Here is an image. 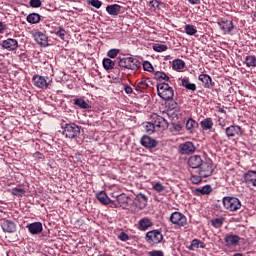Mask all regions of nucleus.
Here are the masks:
<instances>
[{
  "instance_id": "obj_1",
  "label": "nucleus",
  "mask_w": 256,
  "mask_h": 256,
  "mask_svg": "<svg viewBox=\"0 0 256 256\" xmlns=\"http://www.w3.org/2000/svg\"><path fill=\"white\" fill-rule=\"evenodd\" d=\"M118 67H120L121 71H137L141 67V62L133 57H119Z\"/></svg>"
},
{
  "instance_id": "obj_2",
  "label": "nucleus",
  "mask_w": 256,
  "mask_h": 256,
  "mask_svg": "<svg viewBox=\"0 0 256 256\" xmlns=\"http://www.w3.org/2000/svg\"><path fill=\"white\" fill-rule=\"evenodd\" d=\"M157 93L163 101H171L175 96L173 87H170L168 83L162 82L157 85Z\"/></svg>"
},
{
  "instance_id": "obj_3",
  "label": "nucleus",
  "mask_w": 256,
  "mask_h": 256,
  "mask_svg": "<svg viewBox=\"0 0 256 256\" xmlns=\"http://www.w3.org/2000/svg\"><path fill=\"white\" fill-rule=\"evenodd\" d=\"M62 129V135L67 139H75V137L81 135V126L75 123L65 124L64 127L62 126Z\"/></svg>"
},
{
  "instance_id": "obj_4",
  "label": "nucleus",
  "mask_w": 256,
  "mask_h": 256,
  "mask_svg": "<svg viewBox=\"0 0 256 256\" xmlns=\"http://www.w3.org/2000/svg\"><path fill=\"white\" fill-rule=\"evenodd\" d=\"M164 116H160L158 114L151 115V121L154 124V127L157 129H167L169 127V122L165 119V115L169 117L171 115V111L162 112Z\"/></svg>"
},
{
  "instance_id": "obj_5",
  "label": "nucleus",
  "mask_w": 256,
  "mask_h": 256,
  "mask_svg": "<svg viewBox=\"0 0 256 256\" xmlns=\"http://www.w3.org/2000/svg\"><path fill=\"white\" fill-rule=\"evenodd\" d=\"M223 206L227 211H239V209H241V200L235 197L226 196L223 198Z\"/></svg>"
},
{
  "instance_id": "obj_6",
  "label": "nucleus",
  "mask_w": 256,
  "mask_h": 256,
  "mask_svg": "<svg viewBox=\"0 0 256 256\" xmlns=\"http://www.w3.org/2000/svg\"><path fill=\"white\" fill-rule=\"evenodd\" d=\"M145 241L149 245H159L163 241V234L159 230H151L146 233Z\"/></svg>"
},
{
  "instance_id": "obj_7",
  "label": "nucleus",
  "mask_w": 256,
  "mask_h": 256,
  "mask_svg": "<svg viewBox=\"0 0 256 256\" xmlns=\"http://www.w3.org/2000/svg\"><path fill=\"white\" fill-rule=\"evenodd\" d=\"M169 221L172 225H177V227H185L187 225V216L176 211L170 215Z\"/></svg>"
},
{
  "instance_id": "obj_8",
  "label": "nucleus",
  "mask_w": 256,
  "mask_h": 256,
  "mask_svg": "<svg viewBox=\"0 0 256 256\" xmlns=\"http://www.w3.org/2000/svg\"><path fill=\"white\" fill-rule=\"evenodd\" d=\"M199 169V175L203 177V179L211 177V175H213V171H215V169L213 168V163L211 161L202 162Z\"/></svg>"
},
{
  "instance_id": "obj_9",
  "label": "nucleus",
  "mask_w": 256,
  "mask_h": 256,
  "mask_svg": "<svg viewBox=\"0 0 256 256\" xmlns=\"http://www.w3.org/2000/svg\"><path fill=\"white\" fill-rule=\"evenodd\" d=\"M225 133L228 139H233V137H241L243 129L239 125H231L225 129Z\"/></svg>"
},
{
  "instance_id": "obj_10",
  "label": "nucleus",
  "mask_w": 256,
  "mask_h": 256,
  "mask_svg": "<svg viewBox=\"0 0 256 256\" xmlns=\"http://www.w3.org/2000/svg\"><path fill=\"white\" fill-rule=\"evenodd\" d=\"M0 227L4 233H17V224H15V222L12 220H2Z\"/></svg>"
},
{
  "instance_id": "obj_11",
  "label": "nucleus",
  "mask_w": 256,
  "mask_h": 256,
  "mask_svg": "<svg viewBox=\"0 0 256 256\" xmlns=\"http://www.w3.org/2000/svg\"><path fill=\"white\" fill-rule=\"evenodd\" d=\"M34 41L37 43V45H40V47H48L49 46V37H47V34L38 31L34 34Z\"/></svg>"
},
{
  "instance_id": "obj_12",
  "label": "nucleus",
  "mask_w": 256,
  "mask_h": 256,
  "mask_svg": "<svg viewBox=\"0 0 256 256\" xmlns=\"http://www.w3.org/2000/svg\"><path fill=\"white\" fill-rule=\"evenodd\" d=\"M1 47L6 51H16L19 47V42L16 39L8 38L2 41Z\"/></svg>"
},
{
  "instance_id": "obj_13",
  "label": "nucleus",
  "mask_w": 256,
  "mask_h": 256,
  "mask_svg": "<svg viewBox=\"0 0 256 256\" xmlns=\"http://www.w3.org/2000/svg\"><path fill=\"white\" fill-rule=\"evenodd\" d=\"M196 149L193 142H185L179 145L181 155H191V153H195Z\"/></svg>"
},
{
  "instance_id": "obj_14",
  "label": "nucleus",
  "mask_w": 256,
  "mask_h": 256,
  "mask_svg": "<svg viewBox=\"0 0 256 256\" xmlns=\"http://www.w3.org/2000/svg\"><path fill=\"white\" fill-rule=\"evenodd\" d=\"M243 177L247 187H256V171L255 170H249L248 172L244 173Z\"/></svg>"
},
{
  "instance_id": "obj_15",
  "label": "nucleus",
  "mask_w": 256,
  "mask_h": 256,
  "mask_svg": "<svg viewBox=\"0 0 256 256\" xmlns=\"http://www.w3.org/2000/svg\"><path fill=\"white\" fill-rule=\"evenodd\" d=\"M32 83L38 89H47V87H49V83H47L45 77L39 75L33 76Z\"/></svg>"
},
{
  "instance_id": "obj_16",
  "label": "nucleus",
  "mask_w": 256,
  "mask_h": 256,
  "mask_svg": "<svg viewBox=\"0 0 256 256\" xmlns=\"http://www.w3.org/2000/svg\"><path fill=\"white\" fill-rule=\"evenodd\" d=\"M140 143L143 147H146V149H153L159 145V142H157V140L149 136H143L140 140Z\"/></svg>"
},
{
  "instance_id": "obj_17",
  "label": "nucleus",
  "mask_w": 256,
  "mask_h": 256,
  "mask_svg": "<svg viewBox=\"0 0 256 256\" xmlns=\"http://www.w3.org/2000/svg\"><path fill=\"white\" fill-rule=\"evenodd\" d=\"M224 241L228 247H237V245H239V241H241V237L235 234H227Z\"/></svg>"
},
{
  "instance_id": "obj_18",
  "label": "nucleus",
  "mask_w": 256,
  "mask_h": 256,
  "mask_svg": "<svg viewBox=\"0 0 256 256\" xmlns=\"http://www.w3.org/2000/svg\"><path fill=\"white\" fill-rule=\"evenodd\" d=\"M188 165L191 169H199L203 165V159L199 155H192L188 158Z\"/></svg>"
},
{
  "instance_id": "obj_19",
  "label": "nucleus",
  "mask_w": 256,
  "mask_h": 256,
  "mask_svg": "<svg viewBox=\"0 0 256 256\" xmlns=\"http://www.w3.org/2000/svg\"><path fill=\"white\" fill-rule=\"evenodd\" d=\"M27 229L31 235H39L43 231V224L41 222H33L27 225Z\"/></svg>"
},
{
  "instance_id": "obj_20",
  "label": "nucleus",
  "mask_w": 256,
  "mask_h": 256,
  "mask_svg": "<svg viewBox=\"0 0 256 256\" xmlns=\"http://www.w3.org/2000/svg\"><path fill=\"white\" fill-rule=\"evenodd\" d=\"M130 201L131 198L125 194L117 196L118 207H122V209H129L131 207Z\"/></svg>"
},
{
  "instance_id": "obj_21",
  "label": "nucleus",
  "mask_w": 256,
  "mask_h": 256,
  "mask_svg": "<svg viewBox=\"0 0 256 256\" xmlns=\"http://www.w3.org/2000/svg\"><path fill=\"white\" fill-rule=\"evenodd\" d=\"M218 25L224 33H231V30L234 29L233 22L227 19L220 20Z\"/></svg>"
},
{
  "instance_id": "obj_22",
  "label": "nucleus",
  "mask_w": 256,
  "mask_h": 256,
  "mask_svg": "<svg viewBox=\"0 0 256 256\" xmlns=\"http://www.w3.org/2000/svg\"><path fill=\"white\" fill-rule=\"evenodd\" d=\"M194 193L198 197H201V195H211V193H213V188L211 187V185L207 184L201 188H196L194 190Z\"/></svg>"
},
{
  "instance_id": "obj_23",
  "label": "nucleus",
  "mask_w": 256,
  "mask_h": 256,
  "mask_svg": "<svg viewBox=\"0 0 256 256\" xmlns=\"http://www.w3.org/2000/svg\"><path fill=\"white\" fill-rule=\"evenodd\" d=\"M138 225L139 231H147L149 227H153V222L149 218H142L139 220Z\"/></svg>"
},
{
  "instance_id": "obj_24",
  "label": "nucleus",
  "mask_w": 256,
  "mask_h": 256,
  "mask_svg": "<svg viewBox=\"0 0 256 256\" xmlns=\"http://www.w3.org/2000/svg\"><path fill=\"white\" fill-rule=\"evenodd\" d=\"M106 12L112 17H116L121 13V6L119 4H111L106 7Z\"/></svg>"
},
{
  "instance_id": "obj_25",
  "label": "nucleus",
  "mask_w": 256,
  "mask_h": 256,
  "mask_svg": "<svg viewBox=\"0 0 256 256\" xmlns=\"http://www.w3.org/2000/svg\"><path fill=\"white\" fill-rule=\"evenodd\" d=\"M213 118H205L200 122V127L202 131H213Z\"/></svg>"
},
{
  "instance_id": "obj_26",
  "label": "nucleus",
  "mask_w": 256,
  "mask_h": 256,
  "mask_svg": "<svg viewBox=\"0 0 256 256\" xmlns=\"http://www.w3.org/2000/svg\"><path fill=\"white\" fill-rule=\"evenodd\" d=\"M198 80L201 81V83H203V87L205 89H211V85H212V79L211 76L207 75V74H200L198 77Z\"/></svg>"
},
{
  "instance_id": "obj_27",
  "label": "nucleus",
  "mask_w": 256,
  "mask_h": 256,
  "mask_svg": "<svg viewBox=\"0 0 256 256\" xmlns=\"http://www.w3.org/2000/svg\"><path fill=\"white\" fill-rule=\"evenodd\" d=\"M149 83H151V80L148 78H141L138 79L135 83L136 90L142 89L145 90L147 87H149Z\"/></svg>"
},
{
  "instance_id": "obj_28",
  "label": "nucleus",
  "mask_w": 256,
  "mask_h": 256,
  "mask_svg": "<svg viewBox=\"0 0 256 256\" xmlns=\"http://www.w3.org/2000/svg\"><path fill=\"white\" fill-rule=\"evenodd\" d=\"M96 198L98 199V201H100V203H102V205H109V203H111V198L107 196V193H105V191L97 193Z\"/></svg>"
},
{
  "instance_id": "obj_29",
  "label": "nucleus",
  "mask_w": 256,
  "mask_h": 256,
  "mask_svg": "<svg viewBox=\"0 0 256 256\" xmlns=\"http://www.w3.org/2000/svg\"><path fill=\"white\" fill-rule=\"evenodd\" d=\"M154 79L160 83H167L169 82L170 78L167 74H165V72L157 71L154 73Z\"/></svg>"
},
{
  "instance_id": "obj_30",
  "label": "nucleus",
  "mask_w": 256,
  "mask_h": 256,
  "mask_svg": "<svg viewBox=\"0 0 256 256\" xmlns=\"http://www.w3.org/2000/svg\"><path fill=\"white\" fill-rule=\"evenodd\" d=\"M135 201H138V203L140 204V209H145V207H147L148 198L145 194L138 193L136 195Z\"/></svg>"
},
{
  "instance_id": "obj_31",
  "label": "nucleus",
  "mask_w": 256,
  "mask_h": 256,
  "mask_svg": "<svg viewBox=\"0 0 256 256\" xmlns=\"http://www.w3.org/2000/svg\"><path fill=\"white\" fill-rule=\"evenodd\" d=\"M181 83L182 87H185V89H188V91H197V85H195V83H191L189 79L182 78Z\"/></svg>"
},
{
  "instance_id": "obj_32",
  "label": "nucleus",
  "mask_w": 256,
  "mask_h": 256,
  "mask_svg": "<svg viewBox=\"0 0 256 256\" xmlns=\"http://www.w3.org/2000/svg\"><path fill=\"white\" fill-rule=\"evenodd\" d=\"M74 105L79 107V109H91V105H89L83 98L74 99Z\"/></svg>"
},
{
  "instance_id": "obj_33",
  "label": "nucleus",
  "mask_w": 256,
  "mask_h": 256,
  "mask_svg": "<svg viewBox=\"0 0 256 256\" xmlns=\"http://www.w3.org/2000/svg\"><path fill=\"white\" fill-rule=\"evenodd\" d=\"M26 21L28 23H31L32 25H35L36 23H39V21H41V15L37 13H31L27 16Z\"/></svg>"
},
{
  "instance_id": "obj_34",
  "label": "nucleus",
  "mask_w": 256,
  "mask_h": 256,
  "mask_svg": "<svg viewBox=\"0 0 256 256\" xmlns=\"http://www.w3.org/2000/svg\"><path fill=\"white\" fill-rule=\"evenodd\" d=\"M197 127H199V123H197V121H195L193 118L187 120L186 130H188L189 133H193V130Z\"/></svg>"
},
{
  "instance_id": "obj_35",
  "label": "nucleus",
  "mask_w": 256,
  "mask_h": 256,
  "mask_svg": "<svg viewBox=\"0 0 256 256\" xmlns=\"http://www.w3.org/2000/svg\"><path fill=\"white\" fill-rule=\"evenodd\" d=\"M211 225L214 226L215 229H221L223 227V223H225L224 217L214 218L210 221Z\"/></svg>"
},
{
  "instance_id": "obj_36",
  "label": "nucleus",
  "mask_w": 256,
  "mask_h": 256,
  "mask_svg": "<svg viewBox=\"0 0 256 256\" xmlns=\"http://www.w3.org/2000/svg\"><path fill=\"white\" fill-rule=\"evenodd\" d=\"M172 67L175 71H180L181 69H185V61L181 59H175L172 62Z\"/></svg>"
},
{
  "instance_id": "obj_37",
  "label": "nucleus",
  "mask_w": 256,
  "mask_h": 256,
  "mask_svg": "<svg viewBox=\"0 0 256 256\" xmlns=\"http://www.w3.org/2000/svg\"><path fill=\"white\" fill-rule=\"evenodd\" d=\"M103 67L106 69V71H111V69L115 68V62L111 60L110 58H104L103 59Z\"/></svg>"
},
{
  "instance_id": "obj_38",
  "label": "nucleus",
  "mask_w": 256,
  "mask_h": 256,
  "mask_svg": "<svg viewBox=\"0 0 256 256\" xmlns=\"http://www.w3.org/2000/svg\"><path fill=\"white\" fill-rule=\"evenodd\" d=\"M25 193H27V191H25V189L23 188H13L11 190V195H13L14 197H25Z\"/></svg>"
},
{
  "instance_id": "obj_39",
  "label": "nucleus",
  "mask_w": 256,
  "mask_h": 256,
  "mask_svg": "<svg viewBox=\"0 0 256 256\" xmlns=\"http://www.w3.org/2000/svg\"><path fill=\"white\" fill-rule=\"evenodd\" d=\"M246 66L248 67H256V57L255 55H248L245 58Z\"/></svg>"
},
{
  "instance_id": "obj_40",
  "label": "nucleus",
  "mask_w": 256,
  "mask_h": 256,
  "mask_svg": "<svg viewBox=\"0 0 256 256\" xmlns=\"http://www.w3.org/2000/svg\"><path fill=\"white\" fill-rule=\"evenodd\" d=\"M144 129L148 135H152V133H155V124L152 122H146L144 123Z\"/></svg>"
},
{
  "instance_id": "obj_41",
  "label": "nucleus",
  "mask_w": 256,
  "mask_h": 256,
  "mask_svg": "<svg viewBox=\"0 0 256 256\" xmlns=\"http://www.w3.org/2000/svg\"><path fill=\"white\" fill-rule=\"evenodd\" d=\"M185 33L186 35H190V36H193V35H196L197 34V28L191 24H187L185 27Z\"/></svg>"
},
{
  "instance_id": "obj_42",
  "label": "nucleus",
  "mask_w": 256,
  "mask_h": 256,
  "mask_svg": "<svg viewBox=\"0 0 256 256\" xmlns=\"http://www.w3.org/2000/svg\"><path fill=\"white\" fill-rule=\"evenodd\" d=\"M152 189L157 193H163V191H165V186L161 182H153Z\"/></svg>"
},
{
  "instance_id": "obj_43",
  "label": "nucleus",
  "mask_w": 256,
  "mask_h": 256,
  "mask_svg": "<svg viewBox=\"0 0 256 256\" xmlns=\"http://www.w3.org/2000/svg\"><path fill=\"white\" fill-rule=\"evenodd\" d=\"M153 49L156 51V53H163L167 51L168 47L165 44H154Z\"/></svg>"
},
{
  "instance_id": "obj_44",
  "label": "nucleus",
  "mask_w": 256,
  "mask_h": 256,
  "mask_svg": "<svg viewBox=\"0 0 256 256\" xmlns=\"http://www.w3.org/2000/svg\"><path fill=\"white\" fill-rule=\"evenodd\" d=\"M88 5L95 7V9H101L103 2L101 0H89Z\"/></svg>"
},
{
  "instance_id": "obj_45",
  "label": "nucleus",
  "mask_w": 256,
  "mask_h": 256,
  "mask_svg": "<svg viewBox=\"0 0 256 256\" xmlns=\"http://www.w3.org/2000/svg\"><path fill=\"white\" fill-rule=\"evenodd\" d=\"M199 243H201V240L193 239L191 245L188 247L189 251H195V249H199Z\"/></svg>"
},
{
  "instance_id": "obj_46",
  "label": "nucleus",
  "mask_w": 256,
  "mask_h": 256,
  "mask_svg": "<svg viewBox=\"0 0 256 256\" xmlns=\"http://www.w3.org/2000/svg\"><path fill=\"white\" fill-rule=\"evenodd\" d=\"M203 176L199 175H192L190 178V181L194 184V185H199V183H201V181H203Z\"/></svg>"
},
{
  "instance_id": "obj_47",
  "label": "nucleus",
  "mask_w": 256,
  "mask_h": 256,
  "mask_svg": "<svg viewBox=\"0 0 256 256\" xmlns=\"http://www.w3.org/2000/svg\"><path fill=\"white\" fill-rule=\"evenodd\" d=\"M161 5L162 3L159 2V0H152L149 2V7H152L153 9L155 10H158L161 9Z\"/></svg>"
},
{
  "instance_id": "obj_48",
  "label": "nucleus",
  "mask_w": 256,
  "mask_h": 256,
  "mask_svg": "<svg viewBox=\"0 0 256 256\" xmlns=\"http://www.w3.org/2000/svg\"><path fill=\"white\" fill-rule=\"evenodd\" d=\"M55 35H57V37H60V39H65V35H67V31H65L63 27H58V29L55 32Z\"/></svg>"
},
{
  "instance_id": "obj_49",
  "label": "nucleus",
  "mask_w": 256,
  "mask_h": 256,
  "mask_svg": "<svg viewBox=\"0 0 256 256\" xmlns=\"http://www.w3.org/2000/svg\"><path fill=\"white\" fill-rule=\"evenodd\" d=\"M143 69L144 71H148V73H153L154 71L153 65L149 61L143 63Z\"/></svg>"
},
{
  "instance_id": "obj_50",
  "label": "nucleus",
  "mask_w": 256,
  "mask_h": 256,
  "mask_svg": "<svg viewBox=\"0 0 256 256\" xmlns=\"http://www.w3.org/2000/svg\"><path fill=\"white\" fill-rule=\"evenodd\" d=\"M107 55L110 59H115V57L119 55V49H111L108 51Z\"/></svg>"
},
{
  "instance_id": "obj_51",
  "label": "nucleus",
  "mask_w": 256,
  "mask_h": 256,
  "mask_svg": "<svg viewBox=\"0 0 256 256\" xmlns=\"http://www.w3.org/2000/svg\"><path fill=\"white\" fill-rule=\"evenodd\" d=\"M149 256H165V253H163L162 250H153L148 252Z\"/></svg>"
},
{
  "instance_id": "obj_52",
  "label": "nucleus",
  "mask_w": 256,
  "mask_h": 256,
  "mask_svg": "<svg viewBox=\"0 0 256 256\" xmlns=\"http://www.w3.org/2000/svg\"><path fill=\"white\" fill-rule=\"evenodd\" d=\"M41 0H30L29 2V5L30 7H33V8H37V7H41Z\"/></svg>"
},
{
  "instance_id": "obj_53",
  "label": "nucleus",
  "mask_w": 256,
  "mask_h": 256,
  "mask_svg": "<svg viewBox=\"0 0 256 256\" xmlns=\"http://www.w3.org/2000/svg\"><path fill=\"white\" fill-rule=\"evenodd\" d=\"M118 239H120V241H129V235H127L125 232H121Z\"/></svg>"
},
{
  "instance_id": "obj_54",
  "label": "nucleus",
  "mask_w": 256,
  "mask_h": 256,
  "mask_svg": "<svg viewBox=\"0 0 256 256\" xmlns=\"http://www.w3.org/2000/svg\"><path fill=\"white\" fill-rule=\"evenodd\" d=\"M124 91L127 95H131V93H133V88L129 85H124Z\"/></svg>"
},
{
  "instance_id": "obj_55",
  "label": "nucleus",
  "mask_w": 256,
  "mask_h": 256,
  "mask_svg": "<svg viewBox=\"0 0 256 256\" xmlns=\"http://www.w3.org/2000/svg\"><path fill=\"white\" fill-rule=\"evenodd\" d=\"M172 127L174 129V131H181V129H183V126H181V124H175V123H172Z\"/></svg>"
},
{
  "instance_id": "obj_56",
  "label": "nucleus",
  "mask_w": 256,
  "mask_h": 256,
  "mask_svg": "<svg viewBox=\"0 0 256 256\" xmlns=\"http://www.w3.org/2000/svg\"><path fill=\"white\" fill-rule=\"evenodd\" d=\"M190 5H201V0H188Z\"/></svg>"
},
{
  "instance_id": "obj_57",
  "label": "nucleus",
  "mask_w": 256,
  "mask_h": 256,
  "mask_svg": "<svg viewBox=\"0 0 256 256\" xmlns=\"http://www.w3.org/2000/svg\"><path fill=\"white\" fill-rule=\"evenodd\" d=\"M218 113H224V115L227 113V111H225V109L219 107L218 108Z\"/></svg>"
},
{
  "instance_id": "obj_58",
  "label": "nucleus",
  "mask_w": 256,
  "mask_h": 256,
  "mask_svg": "<svg viewBox=\"0 0 256 256\" xmlns=\"http://www.w3.org/2000/svg\"><path fill=\"white\" fill-rule=\"evenodd\" d=\"M5 29V24H3V22L0 21V33L1 31H3Z\"/></svg>"
},
{
  "instance_id": "obj_59",
  "label": "nucleus",
  "mask_w": 256,
  "mask_h": 256,
  "mask_svg": "<svg viewBox=\"0 0 256 256\" xmlns=\"http://www.w3.org/2000/svg\"><path fill=\"white\" fill-rule=\"evenodd\" d=\"M199 247H200V249H205L206 245L203 242L200 241Z\"/></svg>"
}]
</instances>
